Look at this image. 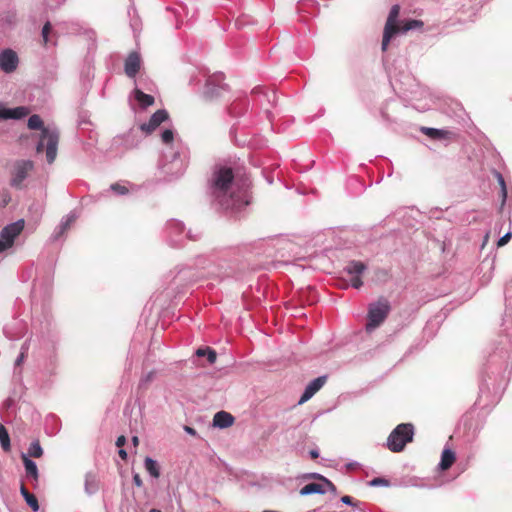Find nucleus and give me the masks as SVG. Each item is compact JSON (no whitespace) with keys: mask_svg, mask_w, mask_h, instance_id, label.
Instances as JSON below:
<instances>
[{"mask_svg":"<svg viewBox=\"0 0 512 512\" xmlns=\"http://www.w3.org/2000/svg\"><path fill=\"white\" fill-rule=\"evenodd\" d=\"M233 179L232 168L216 166L210 180V191L224 211L236 216L250 204V195L246 189L234 191Z\"/></svg>","mask_w":512,"mask_h":512,"instance_id":"1","label":"nucleus"},{"mask_svg":"<svg viewBox=\"0 0 512 512\" xmlns=\"http://www.w3.org/2000/svg\"><path fill=\"white\" fill-rule=\"evenodd\" d=\"M161 141L166 145L160 162L163 173L169 180L182 176L188 166L189 150L181 143L174 142L172 129H165L161 133Z\"/></svg>","mask_w":512,"mask_h":512,"instance_id":"2","label":"nucleus"},{"mask_svg":"<svg viewBox=\"0 0 512 512\" xmlns=\"http://www.w3.org/2000/svg\"><path fill=\"white\" fill-rule=\"evenodd\" d=\"M28 127L31 130H41L40 140L36 146L37 152L46 148V160L52 164L57 156L59 131L56 128L44 127L41 117L33 114L28 118Z\"/></svg>","mask_w":512,"mask_h":512,"instance_id":"3","label":"nucleus"},{"mask_svg":"<svg viewBox=\"0 0 512 512\" xmlns=\"http://www.w3.org/2000/svg\"><path fill=\"white\" fill-rule=\"evenodd\" d=\"M512 365V334L508 331L500 335L499 339L489 353L486 370L491 373L505 372Z\"/></svg>","mask_w":512,"mask_h":512,"instance_id":"4","label":"nucleus"},{"mask_svg":"<svg viewBox=\"0 0 512 512\" xmlns=\"http://www.w3.org/2000/svg\"><path fill=\"white\" fill-rule=\"evenodd\" d=\"M390 310V303L384 297L379 298L376 302L370 303L365 326L366 331L372 332L378 328L385 321Z\"/></svg>","mask_w":512,"mask_h":512,"instance_id":"5","label":"nucleus"},{"mask_svg":"<svg viewBox=\"0 0 512 512\" xmlns=\"http://www.w3.org/2000/svg\"><path fill=\"white\" fill-rule=\"evenodd\" d=\"M413 435L414 427L412 424H399L388 436L386 446L392 452H401L406 444L412 441Z\"/></svg>","mask_w":512,"mask_h":512,"instance_id":"6","label":"nucleus"},{"mask_svg":"<svg viewBox=\"0 0 512 512\" xmlns=\"http://www.w3.org/2000/svg\"><path fill=\"white\" fill-rule=\"evenodd\" d=\"M165 232L167 234L169 244L175 247L181 245L185 239L196 241L201 237L200 231L194 233L189 229L185 232L184 224L175 219L169 220L166 223Z\"/></svg>","mask_w":512,"mask_h":512,"instance_id":"7","label":"nucleus"},{"mask_svg":"<svg viewBox=\"0 0 512 512\" xmlns=\"http://www.w3.org/2000/svg\"><path fill=\"white\" fill-rule=\"evenodd\" d=\"M225 76L222 72L210 75L205 83L203 95L208 100H216L229 92V86L224 82Z\"/></svg>","mask_w":512,"mask_h":512,"instance_id":"8","label":"nucleus"},{"mask_svg":"<svg viewBox=\"0 0 512 512\" xmlns=\"http://www.w3.org/2000/svg\"><path fill=\"white\" fill-rule=\"evenodd\" d=\"M34 164L31 160H17L11 169L10 186L16 189L23 188V182L32 171Z\"/></svg>","mask_w":512,"mask_h":512,"instance_id":"9","label":"nucleus"},{"mask_svg":"<svg viewBox=\"0 0 512 512\" xmlns=\"http://www.w3.org/2000/svg\"><path fill=\"white\" fill-rule=\"evenodd\" d=\"M24 220L19 219L6 225L0 232V254L13 246L15 238L24 229Z\"/></svg>","mask_w":512,"mask_h":512,"instance_id":"10","label":"nucleus"},{"mask_svg":"<svg viewBox=\"0 0 512 512\" xmlns=\"http://www.w3.org/2000/svg\"><path fill=\"white\" fill-rule=\"evenodd\" d=\"M400 13V6L398 4H395L391 7L385 28L383 33V39H382V50L386 51L389 45V42L391 38L400 32V28L397 25V19Z\"/></svg>","mask_w":512,"mask_h":512,"instance_id":"11","label":"nucleus"},{"mask_svg":"<svg viewBox=\"0 0 512 512\" xmlns=\"http://www.w3.org/2000/svg\"><path fill=\"white\" fill-rule=\"evenodd\" d=\"M367 266L361 261H350L343 269L349 276V284L355 289H359L363 285L361 275L366 271Z\"/></svg>","mask_w":512,"mask_h":512,"instance_id":"12","label":"nucleus"},{"mask_svg":"<svg viewBox=\"0 0 512 512\" xmlns=\"http://www.w3.org/2000/svg\"><path fill=\"white\" fill-rule=\"evenodd\" d=\"M19 65V57L17 53L10 49L6 48L0 52V69L10 74L14 72Z\"/></svg>","mask_w":512,"mask_h":512,"instance_id":"13","label":"nucleus"},{"mask_svg":"<svg viewBox=\"0 0 512 512\" xmlns=\"http://www.w3.org/2000/svg\"><path fill=\"white\" fill-rule=\"evenodd\" d=\"M168 112L165 109L157 110L150 117L147 123H143L139 126L138 130L145 134L152 133L162 122L168 119Z\"/></svg>","mask_w":512,"mask_h":512,"instance_id":"14","label":"nucleus"},{"mask_svg":"<svg viewBox=\"0 0 512 512\" xmlns=\"http://www.w3.org/2000/svg\"><path fill=\"white\" fill-rule=\"evenodd\" d=\"M327 376L322 375L315 379H313L305 388L304 392L302 393L298 404H303L307 402L310 398H312L326 383Z\"/></svg>","mask_w":512,"mask_h":512,"instance_id":"15","label":"nucleus"},{"mask_svg":"<svg viewBox=\"0 0 512 512\" xmlns=\"http://www.w3.org/2000/svg\"><path fill=\"white\" fill-rule=\"evenodd\" d=\"M141 67V57L138 52H131L125 60L124 71L125 74L132 79H135Z\"/></svg>","mask_w":512,"mask_h":512,"instance_id":"16","label":"nucleus"},{"mask_svg":"<svg viewBox=\"0 0 512 512\" xmlns=\"http://www.w3.org/2000/svg\"><path fill=\"white\" fill-rule=\"evenodd\" d=\"M76 220V215L74 213H69L65 217H63L59 223V225L54 229L50 240L53 242L58 241L70 228L71 224Z\"/></svg>","mask_w":512,"mask_h":512,"instance_id":"17","label":"nucleus"},{"mask_svg":"<svg viewBox=\"0 0 512 512\" xmlns=\"http://www.w3.org/2000/svg\"><path fill=\"white\" fill-rule=\"evenodd\" d=\"M233 422L234 417L226 411H219L213 417V426L221 429L230 427Z\"/></svg>","mask_w":512,"mask_h":512,"instance_id":"18","label":"nucleus"},{"mask_svg":"<svg viewBox=\"0 0 512 512\" xmlns=\"http://www.w3.org/2000/svg\"><path fill=\"white\" fill-rule=\"evenodd\" d=\"M131 97H133L139 106L143 109L154 104V97L149 94H145L141 89L135 87L133 92L131 93Z\"/></svg>","mask_w":512,"mask_h":512,"instance_id":"19","label":"nucleus"},{"mask_svg":"<svg viewBox=\"0 0 512 512\" xmlns=\"http://www.w3.org/2000/svg\"><path fill=\"white\" fill-rule=\"evenodd\" d=\"M249 103L246 99H238L233 101L228 107V113L232 117L242 116L248 109Z\"/></svg>","mask_w":512,"mask_h":512,"instance_id":"20","label":"nucleus"},{"mask_svg":"<svg viewBox=\"0 0 512 512\" xmlns=\"http://www.w3.org/2000/svg\"><path fill=\"white\" fill-rule=\"evenodd\" d=\"M456 459L454 451L450 448H445L441 454V460L438 464L440 470L445 471L449 469Z\"/></svg>","mask_w":512,"mask_h":512,"instance_id":"21","label":"nucleus"},{"mask_svg":"<svg viewBox=\"0 0 512 512\" xmlns=\"http://www.w3.org/2000/svg\"><path fill=\"white\" fill-rule=\"evenodd\" d=\"M326 492L327 489L322 483H309L300 489L299 494L307 496L311 494H325Z\"/></svg>","mask_w":512,"mask_h":512,"instance_id":"22","label":"nucleus"},{"mask_svg":"<svg viewBox=\"0 0 512 512\" xmlns=\"http://www.w3.org/2000/svg\"><path fill=\"white\" fill-rule=\"evenodd\" d=\"M23 464L25 467L26 477L32 478L34 481L38 480L39 473L36 463L28 456L23 455Z\"/></svg>","mask_w":512,"mask_h":512,"instance_id":"23","label":"nucleus"},{"mask_svg":"<svg viewBox=\"0 0 512 512\" xmlns=\"http://www.w3.org/2000/svg\"><path fill=\"white\" fill-rule=\"evenodd\" d=\"M84 488H85V492L88 495H93L98 491L99 485H98V480H97L95 474H93V473L86 474Z\"/></svg>","mask_w":512,"mask_h":512,"instance_id":"24","label":"nucleus"},{"mask_svg":"<svg viewBox=\"0 0 512 512\" xmlns=\"http://www.w3.org/2000/svg\"><path fill=\"white\" fill-rule=\"evenodd\" d=\"M421 131L434 140H441L448 137L450 134L449 131L444 129H437V128H429V127H422Z\"/></svg>","mask_w":512,"mask_h":512,"instance_id":"25","label":"nucleus"},{"mask_svg":"<svg viewBox=\"0 0 512 512\" xmlns=\"http://www.w3.org/2000/svg\"><path fill=\"white\" fill-rule=\"evenodd\" d=\"M20 493L25 499L27 505L34 511L37 512L39 510V503L34 494L30 493L26 487L22 484L20 487Z\"/></svg>","mask_w":512,"mask_h":512,"instance_id":"26","label":"nucleus"},{"mask_svg":"<svg viewBox=\"0 0 512 512\" xmlns=\"http://www.w3.org/2000/svg\"><path fill=\"white\" fill-rule=\"evenodd\" d=\"M123 141L126 149H132L139 143L138 130L130 129L124 136Z\"/></svg>","mask_w":512,"mask_h":512,"instance_id":"27","label":"nucleus"},{"mask_svg":"<svg viewBox=\"0 0 512 512\" xmlns=\"http://www.w3.org/2000/svg\"><path fill=\"white\" fill-rule=\"evenodd\" d=\"M144 467L146 471L152 476L153 478H159L160 476V468L156 460L146 457L144 460Z\"/></svg>","mask_w":512,"mask_h":512,"instance_id":"28","label":"nucleus"},{"mask_svg":"<svg viewBox=\"0 0 512 512\" xmlns=\"http://www.w3.org/2000/svg\"><path fill=\"white\" fill-rule=\"evenodd\" d=\"M198 357H207L209 364H214L217 359V354L214 349L210 347L198 348L195 352Z\"/></svg>","mask_w":512,"mask_h":512,"instance_id":"29","label":"nucleus"},{"mask_svg":"<svg viewBox=\"0 0 512 512\" xmlns=\"http://www.w3.org/2000/svg\"><path fill=\"white\" fill-rule=\"evenodd\" d=\"M17 21V15L14 10H8L0 18V26H13Z\"/></svg>","mask_w":512,"mask_h":512,"instance_id":"30","label":"nucleus"},{"mask_svg":"<svg viewBox=\"0 0 512 512\" xmlns=\"http://www.w3.org/2000/svg\"><path fill=\"white\" fill-rule=\"evenodd\" d=\"M493 174H494L495 178L497 179V182L500 186L502 204H504L507 199V187H506L505 179H504L503 175L497 170H494Z\"/></svg>","mask_w":512,"mask_h":512,"instance_id":"31","label":"nucleus"},{"mask_svg":"<svg viewBox=\"0 0 512 512\" xmlns=\"http://www.w3.org/2000/svg\"><path fill=\"white\" fill-rule=\"evenodd\" d=\"M0 444L4 451H9L11 448L8 431L2 424H0Z\"/></svg>","mask_w":512,"mask_h":512,"instance_id":"32","label":"nucleus"},{"mask_svg":"<svg viewBox=\"0 0 512 512\" xmlns=\"http://www.w3.org/2000/svg\"><path fill=\"white\" fill-rule=\"evenodd\" d=\"M252 93L255 95H262L267 100L268 103H275L276 94L273 91L266 92L264 88L258 86L252 90Z\"/></svg>","mask_w":512,"mask_h":512,"instance_id":"33","label":"nucleus"},{"mask_svg":"<svg viewBox=\"0 0 512 512\" xmlns=\"http://www.w3.org/2000/svg\"><path fill=\"white\" fill-rule=\"evenodd\" d=\"M28 454L29 456L31 457H34V458H39L42 456L43 454V450H42V447L39 443V441H33L29 448H28Z\"/></svg>","mask_w":512,"mask_h":512,"instance_id":"34","label":"nucleus"},{"mask_svg":"<svg viewBox=\"0 0 512 512\" xmlns=\"http://www.w3.org/2000/svg\"><path fill=\"white\" fill-rule=\"evenodd\" d=\"M155 374V371L152 370L142 375L139 381V388L146 389L148 385L154 380Z\"/></svg>","mask_w":512,"mask_h":512,"instance_id":"35","label":"nucleus"},{"mask_svg":"<svg viewBox=\"0 0 512 512\" xmlns=\"http://www.w3.org/2000/svg\"><path fill=\"white\" fill-rule=\"evenodd\" d=\"M422 26H423V22L421 20H415V19L408 20L405 22L403 27L400 28V32L405 33L407 31L414 30V29L420 28Z\"/></svg>","mask_w":512,"mask_h":512,"instance_id":"36","label":"nucleus"},{"mask_svg":"<svg viewBox=\"0 0 512 512\" xmlns=\"http://www.w3.org/2000/svg\"><path fill=\"white\" fill-rule=\"evenodd\" d=\"M28 350H29V340H26L22 344L21 349H20V353H19L18 357L15 360V367H18V366H20L23 363L24 359L27 356Z\"/></svg>","mask_w":512,"mask_h":512,"instance_id":"37","label":"nucleus"},{"mask_svg":"<svg viewBox=\"0 0 512 512\" xmlns=\"http://www.w3.org/2000/svg\"><path fill=\"white\" fill-rule=\"evenodd\" d=\"M51 29H52V26H51V23L49 21H47L44 26L42 27V31H41V37H42V40H43V44L45 46L49 45L50 44V38H49V35L51 33Z\"/></svg>","mask_w":512,"mask_h":512,"instance_id":"38","label":"nucleus"},{"mask_svg":"<svg viewBox=\"0 0 512 512\" xmlns=\"http://www.w3.org/2000/svg\"><path fill=\"white\" fill-rule=\"evenodd\" d=\"M368 485L371 487H388L390 485V482L385 478L377 477L369 481Z\"/></svg>","mask_w":512,"mask_h":512,"instance_id":"39","label":"nucleus"},{"mask_svg":"<svg viewBox=\"0 0 512 512\" xmlns=\"http://www.w3.org/2000/svg\"><path fill=\"white\" fill-rule=\"evenodd\" d=\"M27 114L25 107L11 108V119H21Z\"/></svg>","mask_w":512,"mask_h":512,"instance_id":"40","label":"nucleus"},{"mask_svg":"<svg viewBox=\"0 0 512 512\" xmlns=\"http://www.w3.org/2000/svg\"><path fill=\"white\" fill-rule=\"evenodd\" d=\"M110 190L117 195H125L128 193V188L120 183H114L110 186Z\"/></svg>","mask_w":512,"mask_h":512,"instance_id":"41","label":"nucleus"},{"mask_svg":"<svg viewBox=\"0 0 512 512\" xmlns=\"http://www.w3.org/2000/svg\"><path fill=\"white\" fill-rule=\"evenodd\" d=\"M340 501L346 505L357 507L360 502H355L351 496L345 495L342 496Z\"/></svg>","mask_w":512,"mask_h":512,"instance_id":"42","label":"nucleus"},{"mask_svg":"<svg viewBox=\"0 0 512 512\" xmlns=\"http://www.w3.org/2000/svg\"><path fill=\"white\" fill-rule=\"evenodd\" d=\"M512 237V232L508 231L502 237L499 238L497 245L499 247L506 245Z\"/></svg>","mask_w":512,"mask_h":512,"instance_id":"43","label":"nucleus"},{"mask_svg":"<svg viewBox=\"0 0 512 512\" xmlns=\"http://www.w3.org/2000/svg\"><path fill=\"white\" fill-rule=\"evenodd\" d=\"M325 488L327 489V491L333 493V494H336L337 493V488L336 486L329 480V479H324V482L322 483Z\"/></svg>","mask_w":512,"mask_h":512,"instance_id":"44","label":"nucleus"},{"mask_svg":"<svg viewBox=\"0 0 512 512\" xmlns=\"http://www.w3.org/2000/svg\"><path fill=\"white\" fill-rule=\"evenodd\" d=\"M130 26L134 33H136L140 29V20L138 17L133 16L130 20Z\"/></svg>","mask_w":512,"mask_h":512,"instance_id":"45","label":"nucleus"},{"mask_svg":"<svg viewBox=\"0 0 512 512\" xmlns=\"http://www.w3.org/2000/svg\"><path fill=\"white\" fill-rule=\"evenodd\" d=\"M0 119H11V108H0Z\"/></svg>","mask_w":512,"mask_h":512,"instance_id":"46","label":"nucleus"},{"mask_svg":"<svg viewBox=\"0 0 512 512\" xmlns=\"http://www.w3.org/2000/svg\"><path fill=\"white\" fill-rule=\"evenodd\" d=\"M304 478H306V479H317V480H320L322 482H324V479H326V477L322 476L319 473H309V474H306L304 476Z\"/></svg>","mask_w":512,"mask_h":512,"instance_id":"47","label":"nucleus"},{"mask_svg":"<svg viewBox=\"0 0 512 512\" xmlns=\"http://www.w3.org/2000/svg\"><path fill=\"white\" fill-rule=\"evenodd\" d=\"M133 483L137 487H142L143 481H142V479H141V477H140V475L138 473H135L133 475Z\"/></svg>","mask_w":512,"mask_h":512,"instance_id":"48","label":"nucleus"},{"mask_svg":"<svg viewBox=\"0 0 512 512\" xmlns=\"http://www.w3.org/2000/svg\"><path fill=\"white\" fill-rule=\"evenodd\" d=\"M346 467L349 470H356L360 467V463H358L357 461H352V462L347 463Z\"/></svg>","mask_w":512,"mask_h":512,"instance_id":"49","label":"nucleus"},{"mask_svg":"<svg viewBox=\"0 0 512 512\" xmlns=\"http://www.w3.org/2000/svg\"><path fill=\"white\" fill-rule=\"evenodd\" d=\"M125 443H126V438L123 435L119 436L116 440V446L119 448H121L123 445H125Z\"/></svg>","mask_w":512,"mask_h":512,"instance_id":"50","label":"nucleus"},{"mask_svg":"<svg viewBox=\"0 0 512 512\" xmlns=\"http://www.w3.org/2000/svg\"><path fill=\"white\" fill-rule=\"evenodd\" d=\"M184 431L189 434V435H192V436H196L197 435V432L194 428L190 427V426H184Z\"/></svg>","mask_w":512,"mask_h":512,"instance_id":"51","label":"nucleus"},{"mask_svg":"<svg viewBox=\"0 0 512 512\" xmlns=\"http://www.w3.org/2000/svg\"><path fill=\"white\" fill-rule=\"evenodd\" d=\"M118 454L123 460L127 459V452L125 449L120 448Z\"/></svg>","mask_w":512,"mask_h":512,"instance_id":"52","label":"nucleus"},{"mask_svg":"<svg viewBox=\"0 0 512 512\" xmlns=\"http://www.w3.org/2000/svg\"><path fill=\"white\" fill-rule=\"evenodd\" d=\"M309 454H310V457H311L312 459H316V458H318V457H319V451H318V450H311V451L309 452Z\"/></svg>","mask_w":512,"mask_h":512,"instance_id":"53","label":"nucleus"},{"mask_svg":"<svg viewBox=\"0 0 512 512\" xmlns=\"http://www.w3.org/2000/svg\"><path fill=\"white\" fill-rule=\"evenodd\" d=\"M132 443H133V445H134V446H137V445H138V443H139V439H138V437H137V436H133V437H132Z\"/></svg>","mask_w":512,"mask_h":512,"instance_id":"54","label":"nucleus"},{"mask_svg":"<svg viewBox=\"0 0 512 512\" xmlns=\"http://www.w3.org/2000/svg\"><path fill=\"white\" fill-rule=\"evenodd\" d=\"M381 114L385 121H390L388 115L383 110L381 111Z\"/></svg>","mask_w":512,"mask_h":512,"instance_id":"55","label":"nucleus"},{"mask_svg":"<svg viewBox=\"0 0 512 512\" xmlns=\"http://www.w3.org/2000/svg\"><path fill=\"white\" fill-rule=\"evenodd\" d=\"M4 333H5L6 337H8L9 339H13L12 336L9 334L7 327L4 329Z\"/></svg>","mask_w":512,"mask_h":512,"instance_id":"56","label":"nucleus"},{"mask_svg":"<svg viewBox=\"0 0 512 512\" xmlns=\"http://www.w3.org/2000/svg\"><path fill=\"white\" fill-rule=\"evenodd\" d=\"M509 317H510V315H508V314L506 313V314H505V317H504V319H503V321H504V323H503V324H504V325H506V324L508 323V321H509V320H508V318H509Z\"/></svg>","mask_w":512,"mask_h":512,"instance_id":"57","label":"nucleus"},{"mask_svg":"<svg viewBox=\"0 0 512 512\" xmlns=\"http://www.w3.org/2000/svg\"><path fill=\"white\" fill-rule=\"evenodd\" d=\"M132 10H133V13H135V9H134V8H130V9L128 10V14H129L130 16H131V11H132Z\"/></svg>","mask_w":512,"mask_h":512,"instance_id":"58","label":"nucleus"},{"mask_svg":"<svg viewBox=\"0 0 512 512\" xmlns=\"http://www.w3.org/2000/svg\"><path fill=\"white\" fill-rule=\"evenodd\" d=\"M150 512H161V511L158 509H151Z\"/></svg>","mask_w":512,"mask_h":512,"instance_id":"59","label":"nucleus"},{"mask_svg":"<svg viewBox=\"0 0 512 512\" xmlns=\"http://www.w3.org/2000/svg\"><path fill=\"white\" fill-rule=\"evenodd\" d=\"M313 2H314L313 0H307L306 1L307 4H310V3L312 4Z\"/></svg>","mask_w":512,"mask_h":512,"instance_id":"60","label":"nucleus"}]
</instances>
